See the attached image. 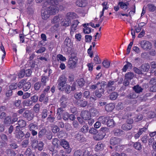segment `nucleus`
<instances>
[{"mask_svg":"<svg viewBox=\"0 0 156 156\" xmlns=\"http://www.w3.org/2000/svg\"><path fill=\"white\" fill-rule=\"evenodd\" d=\"M133 88V90L137 93H139L140 92H142L143 90V89L138 85L134 86Z\"/></svg>","mask_w":156,"mask_h":156,"instance_id":"30","label":"nucleus"},{"mask_svg":"<svg viewBox=\"0 0 156 156\" xmlns=\"http://www.w3.org/2000/svg\"><path fill=\"white\" fill-rule=\"evenodd\" d=\"M110 63V62L107 60H104L102 63L103 66L106 68H108L109 67Z\"/></svg>","mask_w":156,"mask_h":156,"instance_id":"44","label":"nucleus"},{"mask_svg":"<svg viewBox=\"0 0 156 156\" xmlns=\"http://www.w3.org/2000/svg\"><path fill=\"white\" fill-rule=\"evenodd\" d=\"M4 123L6 124H10L12 123V120L9 117H6L4 120Z\"/></svg>","mask_w":156,"mask_h":156,"instance_id":"57","label":"nucleus"},{"mask_svg":"<svg viewBox=\"0 0 156 156\" xmlns=\"http://www.w3.org/2000/svg\"><path fill=\"white\" fill-rule=\"evenodd\" d=\"M18 123L19 125V126H18L20 127V129L21 128L24 127L26 125V122L23 120H19Z\"/></svg>","mask_w":156,"mask_h":156,"instance_id":"36","label":"nucleus"},{"mask_svg":"<svg viewBox=\"0 0 156 156\" xmlns=\"http://www.w3.org/2000/svg\"><path fill=\"white\" fill-rule=\"evenodd\" d=\"M38 141L34 139L32 140L31 142V146L32 147L36 148H37Z\"/></svg>","mask_w":156,"mask_h":156,"instance_id":"48","label":"nucleus"},{"mask_svg":"<svg viewBox=\"0 0 156 156\" xmlns=\"http://www.w3.org/2000/svg\"><path fill=\"white\" fill-rule=\"evenodd\" d=\"M17 87V85L16 83H12L9 86V88L12 90L16 89Z\"/></svg>","mask_w":156,"mask_h":156,"instance_id":"45","label":"nucleus"},{"mask_svg":"<svg viewBox=\"0 0 156 156\" xmlns=\"http://www.w3.org/2000/svg\"><path fill=\"white\" fill-rule=\"evenodd\" d=\"M60 20V19L58 16H56L54 17L51 20V23H56L55 25L56 27L58 26V23Z\"/></svg>","mask_w":156,"mask_h":156,"instance_id":"28","label":"nucleus"},{"mask_svg":"<svg viewBox=\"0 0 156 156\" xmlns=\"http://www.w3.org/2000/svg\"><path fill=\"white\" fill-rule=\"evenodd\" d=\"M115 105L112 103H110L106 105L105 106V110L108 112H111L114 109Z\"/></svg>","mask_w":156,"mask_h":156,"instance_id":"13","label":"nucleus"},{"mask_svg":"<svg viewBox=\"0 0 156 156\" xmlns=\"http://www.w3.org/2000/svg\"><path fill=\"white\" fill-rule=\"evenodd\" d=\"M92 37L90 35H86L85 36V41L86 42H91L92 39Z\"/></svg>","mask_w":156,"mask_h":156,"instance_id":"49","label":"nucleus"},{"mask_svg":"<svg viewBox=\"0 0 156 156\" xmlns=\"http://www.w3.org/2000/svg\"><path fill=\"white\" fill-rule=\"evenodd\" d=\"M76 82L79 86L80 87H82L84 85L85 81L83 78L78 79L76 80Z\"/></svg>","mask_w":156,"mask_h":156,"instance_id":"33","label":"nucleus"},{"mask_svg":"<svg viewBox=\"0 0 156 156\" xmlns=\"http://www.w3.org/2000/svg\"><path fill=\"white\" fill-rule=\"evenodd\" d=\"M64 43L67 47H70L72 44L71 39L69 37H66Z\"/></svg>","mask_w":156,"mask_h":156,"instance_id":"35","label":"nucleus"},{"mask_svg":"<svg viewBox=\"0 0 156 156\" xmlns=\"http://www.w3.org/2000/svg\"><path fill=\"white\" fill-rule=\"evenodd\" d=\"M61 102V107L62 108H64L66 106V99L65 96H63L60 99Z\"/></svg>","mask_w":156,"mask_h":156,"instance_id":"22","label":"nucleus"},{"mask_svg":"<svg viewBox=\"0 0 156 156\" xmlns=\"http://www.w3.org/2000/svg\"><path fill=\"white\" fill-rule=\"evenodd\" d=\"M118 5H120V8L122 9L126 10L128 9L129 3L128 2L125 3L123 2H119Z\"/></svg>","mask_w":156,"mask_h":156,"instance_id":"21","label":"nucleus"},{"mask_svg":"<svg viewBox=\"0 0 156 156\" xmlns=\"http://www.w3.org/2000/svg\"><path fill=\"white\" fill-rule=\"evenodd\" d=\"M104 87V84H102L101 85H100V88L97 89L102 94H104L105 92Z\"/></svg>","mask_w":156,"mask_h":156,"instance_id":"59","label":"nucleus"},{"mask_svg":"<svg viewBox=\"0 0 156 156\" xmlns=\"http://www.w3.org/2000/svg\"><path fill=\"white\" fill-rule=\"evenodd\" d=\"M94 62L96 64H98L101 63V61L100 60L99 57L98 55H96L94 57Z\"/></svg>","mask_w":156,"mask_h":156,"instance_id":"52","label":"nucleus"},{"mask_svg":"<svg viewBox=\"0 0 156 156\" xmlns=\"http://www.w3.org/2000/svg\"><path fill=\"white\" fill-rule=\"evenodd\" d=\"M132 128V126L130 124L126 123L122 125L121 128L124 130L128 131L130 130Z\"/></svg>","mask_w":156,"mask_h":156,"instance_id":"24","label":"nucleus"},{"mask_svg":"<svg viewBox=\"0 0 156 156\" xmlns=\"http://www.w3.org/2000/svg\"><path fill=\"white\" fill-rule=\"evenodd\" d=\"M124 147V145H117L115 147V150L118 151H121L123 150Z\"/></svg>","mask_w":156,"mask_h":156,"instance_id":"42","label":"nucleus"},{"mask_svg":"<svg viewBox=\"0 0 156 156\" xmlns=\"http://www.w3.org/2000/svg\"><path fill=\"white\" fill-rule=\"evenodd\" d=\"M88 130V126L87 125H85L80 129V132L85 133L87 132Z\"/></svg>","mask_w":156,"mask_h":156,"instance_id":"37","label":"nucleus"},{"mask_svg":"<svg viewBox=\"0 0 156 156\" xmlns=\"http://www.w3.org/2000/svg\"><path fill=\"white\" fill-rule=\"evenodd\" d=\"M80 22L77 20H74L73 23L71 25L70 28V33L71 35H73L74 32L78 29V26Z\"/></svg>","mask_w":156,"mask_h":156,"instance_id":"6","label":"nucleus"},{"mask_svg":"<svg viewBox=\"0 0 156 156\" xmlns=\"http://www.w3.org/2000/svg\"><path fill=\"white\" fill-rule=\"evenodd\" d=\"M141 141L144 143H146L148 139V137L147 135H145L141 139Z\"/></svg>","mask_w":156,"mask_h":156,"instance_id":"64","label":"nucleus"},{"mask_svg":"<svg viewBox=\"0 0 156 156\" xmlns=\"http://www.w3.org/2000/svg\"><path fill=\"white\" fill-rule=\"evenodd\" d=\"M82 96V93L81 92H76L74 95V98L77 99H80L81 98Z\"/></svg>","mask_w":156,"mask_h":156,"instance_id":"41","label":"nucleus"},{"mask_svg":"<svg viewBox=\"0 0 156 156\" xmlns=\"http://www.w3.org/2000/svg\"><path fill=\"white\" fill-rule=\"evenodd\" d=\"M77 59L75 57L70 58L68 61V67L71 69L75 68L76 66Z\"/></svg>","mask_w":156,"mask_h":156,"instance_id":"8","label":"nucleus"},{"mask_svg":"<svg viewBox=\"0 0 156 156\" xmlns=\"http://www.w3.org/2000/svg\"><path fill=\"white\" fill-rule=\"evenodd\" d=\"M106 88L107 89V92L108 93L111 92L112 91L115 90V87L113 86H106Z\"/></svg>","mask_w":156,"mask_h":156,"instance_id":"51","label":"nucleus"},{"mask_svg":"<svg viewBox=\"0 0 156 156\" xmlns=\"http://www.w3.org/2000/svg\"><path fill=\"white\" fill-rule=\"evenodd\" d=\"M48 5V2H46L43 5L41 12V16L43 19L46 20L49 17Z\"/></svg>","mask_w":156,"mask_h":156,"instance_id":"2","label":"nucleus"},{"mask_svg":"<svg viewBox=\"0 0 156 156\" xmlns=\"http://www.w3.org/2000/svg\"><path fill=\"white\" fill-rule=\"evenodd\" d=\"M104 144L101 142H98L95 146L94 150L96 151H101L104 149Z\"/></svg>","mask_w":156,"mask_h":156,"instance_id":"14","label":"nucleus"},{"mask_svg":"<svg viewBox=\"0 0 156 156\" xmlns=\"http://www.w3.org/2000/svg\"><path fill=\"white\" fill-rule=\"evenodd\" d=\"M90 113L91 115H92L93 116H95L98 113V111L96 109L94 108H92L90 110Z\"/></svg>","mask_w":156,"mask_h":156,"instance_id":"54","label":"nucleus"},{"mask_svg":"<svg viewBox=\"0 0 156 156\" xmlns=\"http://www.w3.org/2000/svg\"><path fill=\"white\" fill-rule=\"evenodd\" d=\"M57 0H49V15H55L58 12Z\"/></svg>","mask_w":156,"mask_h":156,"instance_id":"1","label":"nucleus"},{"mask_svg":"<svg viewBox=\"0 0 156 156\" xmlns=\"http://www.w3.org/2000/svg\"><path fill=\"white\" fill-rule=\"evenodd\" d=\"M57 58L58 60H60L62 61H65L66 60V58L61 54L58 55Z\"/></svg>","mask_w":156,"mask_h":156,"instance_id":"46","label":"nucleus"},{"mask_svg":"<svg viewBox=\"0 0 156 156\" xmlns=\"http://www.w3.org/2000/svg\"><path fill=\"white\" fill-rule=\"evenodd\" d=\"M108 129L107 128L102 127L101 128L99 132H101V133L103 134V135L104 134L105 136L107 132H108Z\"/></svg>","mask_w":156,"mask_h":156,"instance_id":"39","label":"nucleus"},{"mask_svg":"<svg viewBox=\"0 0 156 156\" xmlns=\"http://www.w3.org/2000/svg\"><path fill=\"white\" fill-rule=\"evenodd\" d=\"M123 104L122 102H119L116 106V109L119 111L123 109Z\"/></svg>","mask_w":156,"mask_h":156,"instance_id":"47","label":"nucleus"},{"mask_svg":"<svg viewBox=\"0 0 156 156\" xmlns=\"http://www.w3.org/2000/svg\"><path fill=\"white\" fill-rule=\"evenodd\" d=\"M133 146L135 149L139 151H141L142 148L141 144L138 141L134 143Z\"/></svg>","mask_w":156,"mask_h":156,"instance_id":"26","label":"nucleus"},{"mask_svg":"<svg viewBox=\"0 0 156 156\" xmlns=\"http://www.w3.org/2000/svg\"><path fill=\"white\" fill-rule=\"evenodd\" d=\"M80 115L82 119L85 120L89 119L91 117L90 112L87 110L82 111Z\"/></svg>","mask_w":156,"mask_h":156,"instance_id":"10","label":"nucleus"},{"mask_svg":"<svg viewBox=\"0 0 156 156\" xmlns=\"http://www.w3.org/2000/svg\"><path fill=\"white\" fill-rule=\"evenodd\" d=\"M118 96V94L115 92H113L111 93L109 95V98L111 100H115Z\"/></svg>","mask_w":156,"mask_h":156,"instance_id":"31","label":"nucleus"},{"mask_svg":"<svg viewBox=\"0 0 156 156\" xmlns=\"http://www.w3.org/2000/svg\"><path fill=\"white\" fill-rule=\"evenodd\" d=\"M134 77V74L131 72H128L125 75V78L130 80L133 79Z\"/></svg>","mask_w":156,"mask_h":156,"instance_id":"32","label":"nucleus"},{"mask_svg":"<svg viewBox=\"0 0 156 156\" xmlns=\"http://www.w3.org/2000/svg\"><path fill=\"white\" fill-rule=\"evenodd\" d=\"M75 138L79 141L82 140L83 138V136L79 133H77L75 136Z\"/></svg>","mask_w":156,"mask_h":156,"instance_id":"50","label":"nucleus"},{"mask_svg":"<svg viewBox=\"0 0 156 156\" xmlns=\"http://www.w3.org/2000/svg\"><path fill=\"white\" fill-rule=\"evenodd\" d=\"M66 17L71 21L72 20L78 17L77 14L76 13L73 12H68L66 15Z\"/></svg>","mask_w":156,"mask_h":156,"instance_id":"12","label":"nucleus"},{"mask_svg":"<svg viewBox=\"0 0 156 156\" xmlns=\"http://www.w3.org/2000/svg\"><path fill=\"white\" fill-rule=\"evenodd\" d=\"M48 80V79L45 76L42 77L41 79V82L42 83V84L43 85H45L47 81Z\"/></svg>","mask_w":156,"mask_h":156,"instance_id":"63","label":"nucleus"},{"mask_svg":"<svg viewBox=\"0 0 156 156\" xmlns=\"http://www.w3.org/2000/svg\"><path fill=\"white\" fill-rule=\"evenodd\" d=\"M15 133L16 138L19 139H22L24 135V133L21 130L20 127L18 126L16 127Z\"/></svg>","mask_w":156,"mask_h":156,"instance_id":"9","label":"nucleus"},{"mask_svg":"<svg viewBox=\"0 0 156 156\" xmlns=\"http://www.w3.org/2000/svg\"><path fill=\"white\" fill-rule=\"evenodd\" d=\"M23 116L29 121L31 120L34 116L33 114L30 110H27L23 113Z\"/></svg>","mask_w":156,"mask_h":156,"instance_id":"11","label":"nucleus"},{"mask_svg":"<svg viewBox=\"0 0 156 156\" xmlns=\"http://www.w3.org/2000/svg\"><path fill=\"white\" fill-rule=\"evenodd\" d=\"M127 97L129 98H136L137 97V96L134 92H132L130 93L128 96Z\"/></svg>","mask_w":156,"mask_h":156,"instance_id":"58","label":"nucleus"},{"mask_svg":"<svg viewBox=\"0 0 156 156\" xmlns=\"http://www.w3.org/2000/svg\"><path fill=\"white\" fill-rule=\"evenodd\" d=\"M110 118V117L108 116H101L98 118V120L101 123L103 124H106L108 119Z\"/></svg>","mask_w":156,"mask_h":156,"instance_id":"20","label":"nucleus"},{"mask_svg":"<svg viewBox=\"0 0 156 156\" xmlns=\"http://www.w3.org/2000/svg\"><path fill=\"white\" fill-rule=\"evenodd\" d=\"M120 140L119 139L115 137H112L111 138L110 140V144L112 145L118 144L120 142Z\"/></svg>","mask_w":156,"mask_h":156,"instance_id":"19","label":"nucleus"},{"mask_svg":"<svg viewBox=\"0 0 156 156\" xmlns=\"http://www.w3.org/2000/svg\"><path fill=\"white\" fill-rule=\"evenodd\" d=\"M92 50V46L91 45L90 46L89 48L87 50V53L90 58H92L93 55V52Z\"/></svg>","mask_w":156,"mask_h":156,"instance_id":"56","label":"nucleus"},{"mask_svg":"<svg viewBox=\"0 0 156 156\" xmlns=\"http://www.w3.org/2000/svg\"><path fill=\"white\" fill-rule=\"evenodd\" d=\"M147 10L150 12H153L156 10V6L152 4L149 3L147 5Z\"/></svg>","mask_w":156,"mask_h":156,"instance_id":"23","label":"nucleus"},{"mask_svg":"<svg viewBox=\"0 0 156 156\" xmlns=\"http://www.w3.org/2000/svg\"><path fill=\"white\" fill-rule=\"evenodd\" d=\"M7 153L9 156H15L16 155V154L13 151L10 149L7 150Z\"/></svg>","mask_w":156,"mask_h":156,"instance_id":"61","label":"nucleus"},{"mask_svg":"<svg viewBox=\"0 0 156 156\" xmlns=\"http://www.w3.org/2000/svg\"><path fill=\"white\" fill-rule=\"evenodd\" d=\"M88 25V23H85L82 25L84 27L83 32L85 34H89L91 32V28L87 27Z\"/></svg>","mask_w":156,"mask_h":156,"instance_id":"18","label":"nucleus"},{"mask_svg":"<svg viewBox=\"0 0 156 156\" xmlns=\"http://www.w3.org/2000/svg\"><path fill=\"white\" fill-rule=\"evenodd\" d=\"M90 95V92L89 91H85L83 93V97L87 99L89 98Z\"/></svg>","mask_w":156,"mask_h":156,"instance_id":"60","label":"nucleus"},{"mask_svg":"<svg viewBox=\"0 0 156 156\" xmlns=\"http://www.w3.org/2000/svg\"><path fill=\"white\" fill-rule=\"evenodd\" d=\"M74 156H83L82 151L80 150L76 151L74 153Z\"/></svg>","mask_w":156,"mask_h":156,"instance_id":"53","label":"nucleus"},{"mask_svg":"<svg viewBox=\"0 0 156 156\" xmlns=\"http://www.w3.org/2000/svg\"><path fill=\"white\" fill-rule=\"evenodd\" d=\"M71 21L66 17L64 20L62 22V25L64 27H67L69 26Z\"/></svg>","mask_w":156,"mask_h":156,"instance_id":"25","label":"nucleus"},{"mask_svg":"<svg viewBox=\"0 0 156 156\" xmlns=\"http://www.w3.org/2000/svg\"><path fill=\"white\" fill-rule=\"evenodd\" d=\"M105 137V134L103 135L101 132H99L97 134L94 135L93 138L96 140H100L103 139Z\"/></svg>","mask_w":156,"mask_h":156,"instance_id":"15","label":"nucleus"},{"mask_svg":"<svg viewBox=\"0 0 156 156\" xmlns=\"http://www.w3.org/2000/svg\"><path fill=\"white\" fill-rule=\"evenodd\" d=\"M31 87V83L30 82L23 83V90L25 91H27Z\"/></svg>","mask_w":156,"mask_h":156,"instance_id":"27","label":"nucleus"},{"mask_svg":"<svg viewBox=\"0 0 156 156\" xmlns=\"http://www.w3.org/2000/svg\"><path fill=\"white\" fill-rule=\"evenodd\" d=\"M66 77H60L58 80V89L61 90H64L65 89V85L66 83Z\"/></svg>","mask_w":156,"mask_h":156,"instance_id":"4","label":"nucleus"},{"mask_svg":"<svg viewBox=\"0 0 156 156\" xmlns=\"http://www.w3.org/2000/svg\"><path fill=\"white\" fill-rule=\"evenodd\" d=\"M32 104V102L31 100H25L23 101V105L26 106H30Z\"/></svg>","mask_w":156,"mask_h":156,"instance_id":"40","label":"nucleus"},{"mask_svg":"<svg viewBox=\"0 0 156 156\" xmlns=\"http://www.w3.org/2000/svg\"><path fill=\"white\" fill-rule=\"evenodd\" d=\"M141 47L145 51H148L151 48L152 44L148 41L143 40L141 41L140 43Z\"/></svg>","mask_w":156,"mask_h":156,"instance_id":"3","label":"nucleus"},{"mask_svg":"<svg viewBox=\"0 0 156 156\" xmlns=\"http://www.w3.org/2000/svg\"><path fill=\"white\" fill-rule=\"evenodd\" d=\"M76 104L79 106L81 107H84L87 105V102L83 99L79 100L76 101Z\"/></svg>","mask_w":156,"mask_h":156,"instance_id":"16","label":"nucleus"},{"mask_svg":"<svg viewBox=\"0 0 156 156\" xmlns=\"http://www.w3.org/2000/svg\"><path fill=\"white\" fill-rule=\"evenodd\" d=\"M134 71L137 74H142V71L141 69L140 70L137 67H134L133 68Z\"/></svg>","mask_w":156,"mask_h":156,"instance_id":"55","label":"nucleus"},{"mask_svg":"<svg viewBox=\"0 0 156 156\" xmlns=\"http://www.w3.org/2000/svg\"><path fill=\"white\" fill-rule=\"evenodd\" d=\"M118 80L116 79H115L114 80H109L107 86H112L115 82H116Z\"/></svg>","mask_w":156,"mask_h":156,"instance_id":"62","label":"nucleus"},{"mask_svg":"<svg viewBox=\"0 0 156 156\" xmlns=\"http://www.w3.org/2000/svg\"><path fill=\"white\" fill-rule=\"evenodd\" d=\"M126 64L125 65L123 68L122 69V71L123 72H126L127 69L128 67H130L131 69L132 67V64L128 62H126Z\"/></svg>","mask_w":156,"mask_h":156,"instance_id":"29","label":"nucleus"},{"mask_svg":"<svg viewBox=\"0 0 156 156\" xmlns=\"http://www.w3.org/2000/svg\"><path fill=\"white\" fill-rule=\"evenodd\" d=\"M150 68V66L148 63H144L140 67V69L142 72H147Z\"/></svg>","mask_w":156,"mask_h":156,"instance_id":"17","label":"nucleus"},{"mask_svg":"<svg viewBox=\"0 0 156 156\" xmlns=\"http://www.w3.org/2000/svg\"><path fill=\"white\" fill-rule=\"evenodd\" d=\"M106 124L108 126L112 127L115 126V122L113 119H108L107 122Z\"/></svg>","mask_w":156,"mask_h":156,"instance_id":"34","label":"nucleus"},{"mask_svg":"<svg viewBox=\"0 0 156 156\" xmlns=\"http://www.w3.org/2000/svg\"><path fill=\"white\" fill-rule=\"evenodd\" d=\"M48 89L47 88L44 90L43 93L41 94L39 98V101H43L44 102H47L48 99Z\"/></svg>","mask_w":156,"mask_h":156,"instance_id":"7","label":"nucleus"},{"mask_svg":"<svg viewBox=\"0 0 156 156\" xmlns=\"http://www.w3.org/2000/svg\"><path fill=\"white\" fill-rule=\"evenodd\" d=\"M36 128L37 129H38L37 126L33 123L30 124L28 126L29 129L30 131L34 130V129H35Z\"/></svg>","mask_w":156,"mask_h":156,"instance_id":"38","label":"nucleus"},{"mask_svg":"<svg viewBox=\"0 0 156 156\" xmlns=\"http://www.w3.org/2000/svg\"><path fill=\"white\" fill-rule=\"evenodd\" d=\"M132 116L131 114L129 112H126L123 115L122 118L124 119H128Z\"/></svg>","mask_w":156,"mask_h":156,"instance_id":"43","label":"nucleus"},{"mask_svg":"<svg viewBox=\"0 0 156 156\" xmlns=\"http://www.w3.org/2000/svg\"><path fill=\"white\" fill-rule=\"evenodd\" d=\"M60 144L66 150V153L69 154L71 152L72 149L70 147L69 143L66 140H62Z\"/></svg>","mask_w":156,"mask_h":156,"instance_id":"5","label":"nucleus"}]
</instances>
